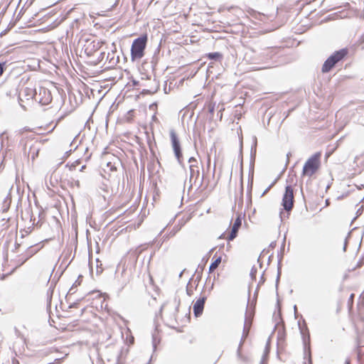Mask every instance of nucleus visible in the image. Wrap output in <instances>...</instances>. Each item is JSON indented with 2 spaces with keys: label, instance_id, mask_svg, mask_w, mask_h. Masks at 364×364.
<instances>
[{
  "label": "nucleus",
  "instance_id": "423d86ee",
  "mask_svg": "<svg viewBox=\"0 0 364 364\" xmlns=\"http://www.w3.org/2000/svg\"><path fill=\"white\" fill-rule=\"evenodd\" d=\"M294 190L291 186H287L282 198V206L287 212H289L294 207Z\"/></svg>",
  "mask_w": 364,
  "mask_h": 364
},
{
  "label": "nucleus",
  "instance_id": "ddd939ff",
  "mask_svg": "<svg viewBox=\"0 0 364 364\" xmlns=\"http://www.w3.org/2000/svg\"><path fill=\"white\" fill-rule=\"evenodd\" d=\"M207 57L210 60L218 61L222 60L223 55L219 52L209 53L207 54Z\"/></svg>",
  "mask_w": 364,
  "mask_h": 364
},
{
  "label": "nucleus",
  "instance_id": "ea45409f",
  "mask_svg": "<svg viewBox=\"0 0 364 364\" xmlns=\"http://www.w3.org/2000/svg\"><path fill=\"white\" fill-rule=\"evenodd\" d=\"M166 306V305H163L161 308V311H162V309Z\"/></svg>",
  "mask_w": 364,
  "mask_h": 364
},
{
  "label": "nucleus",
  "instance_id": "a878e982",
  "mask_svg": "<svg viewBox=\"0 0 364 364\" xmlns=\"http://www.w3.org/2000/svg\"><path fill=\"white\" fill-rule=\"evenodd\" d=\"M209 112L210 114H213L214 112V107H209Z\"/></svg>",
  "mask_w": 364,
  "mask_h": 364
},
{
  "label": "nucleus",
  "instance_id": "cd10ccee",
  "mask_svg": "<svg viewBox=\"0 0 364 364\" xmlns=\"http://www.w3.org/2000/svg\"><path fill=\"white\" fill-rule=\"evenodd\" d=\"M252 186V178L251 179L250 184L248 185V188H250V192H251Z\"/></svg>",
  "mask_w": 364,
  "mask_h": 364
},
{
  "label": "nucleus",
  "instance_id": "9b49d317",
  "mask_svg": "<svg viewBox=\"0 0 364 364\" xmlns=\"http://www.w3.org/2000/svg\"><path fill=\"white\" fill-rule=\"evenodd\" d=\"M189 170H190V182L192 181V180L195 178L194 183L196 182V180L199 177L200 175V171L198 166L196 164H192V166H189Z\"/></svg>",
  "mask_w": 364,
  "mask_h": 364
},
{
  "label": "nucleus",
  "instance_id": "2f4dec72",
  "mask_svg": "<svg viewBox=\"0 0 364 364\" xmlns=\"http://www.w3.org/2000/svg\"><path fill=\"white\" fill-rule=\"evenodd\" d=\"M75 185L77 186V187H80V181H76L75 182Z\"/></svg>",
  "mask_w": 364,
  "mask_h": 364
},
{
  "label": "nucleus",
  "instance_id": "aec40b11",
  "mask_svg": "<svg viewBox=\"0 0 364 364\" xmlns=\"http://www.w3.org/2000/svg\"><path fill=\"white\" fill-rule=\"evenodd\" d=\"M179 304H180V301H176V299H175L174 301V304L173 305V307L175 308V311L177 312L178 310V307H179Z\"/></svg>",
  "mask_w": 364,
  "mask_h": 364
},
{
  "label": "nucleus",
  "instance_id": "2eb2a0df",
  "mask_svg": "<svg viewBox=\"0 0 364 364\" xmlns=\"http://www.w3.org/2000/svg\"><path fill=\"white\" fill-rule=\"evenodd\" d=\"M38 251V249H33L32 247H29L26 252V258L24 260L21 262V264L24 263L28 258L34 255Z\"/></svg>",
  "mask_w": 364,
  "mask_h": 364
},
{
  "label": "nucleus",
  "instance_id": "c03bdc74",
  "mask_svg": "<svg viewBox=\"0 0 364 364\" xmlns=\"http://www.w3.org/2000/svg\"><path fill=\"white\" fill-rule=\"evenodd\" d=\"M294 310L296 311V306H294Z\"/></svg>",
  "mask_w": 364,
  "mask_h": 364
},
{
  "label": "nucleus",
  "instance_id": "c756f323",
  "mask_svg": "<svg viewBox=\"0 0 364 364\" xmlns=\"http://www.w3.org/2000/svg\"><path fill=\"white\" fill-rule=\"evenodd\" d=\"M107 166H110V169H111L112 171H113V170H116V168H114L113 166H112L110 163H109V164H107Z\"/></svg>",
  "mask_w": 364,
  "mask_h": 364
},
{
  "label": "nucleus",
  "instance_id": "c9c22d12",
  "mask_svg": "<svg viewBox=\"0 0 364 364\" xmlns=\"http://www.w3.org/2000/svg\"><path fill=\"white\" fill-rule=\"evenodd\" d=\"M73 284H75V287H76L77 284H80V282H77L76 281Z\"/></svg>",
  "mask_w": 364,
  "mask_h": 364
},
{
  "label": "nucleus",
  "instance_id": "f704fd0d",
  "mask_svg": "<svg viewBox=\"0 0 364 364\" xmlns=\"http://www.w3.org/2000/svg\"><path fill=\"white\" fill-rule=\"evenodd\" d=\"M73 284H75V287H76L77 284H80V282H77L76 281Z\"/></svg>",
  "mask_w": 364,
  "mask_h": 364
},
{
  "label": "nucleus",
  "instance_id": "473e14b6",
  "mask_svg": "<svg viewBox=\"0 0 364 364\" xmlns=\"http://www.w3.org/2000/svg\"><path fill=\"white\" fill-rule=\"evenodd\" d=\"M85 168H86V166H85V165H84V166H82L81 167V168H80V171H82Z\"/></svg>",
  "mask_w": 364,
  "mask_h": 364
},
{
  "label": "nucleus",
  "instance_id": "58836bf2",
  "mask_svg": "<svg viewBox=\"0 0 364 364\" xmlns=\"http://www.w3.org/2000/svg\"><path fill=\"white\" fill-rule=\"evenodd\" d=\"M210 157H208V164H210Z\"/></svg>",
  "mask_w": 364,
  "mask_h": 364
},
{
  "label": "nucleus",
  "instance_id": "e433bc0d",
  "mask_svg": "<svg viewBox=\"0 0 364 364\" xmlns=\"http://www.w3.org/2000/svg\"><path fill=\"white\" fill-rule=\"evenodd\" d=\"M73 284H75V287H76L77 284H80V282H77L76 281Z\"/></svg>",
  "mask_w": 364,
  "mask_h": 364
},
{
  "label": "nucleus",
  "instance_id": "f03ea898",
  "mask_svg": "<svg viewBox=\"0 0 364 364\" xmlns=\"http://www.w3.org/2000/svg\"><path fill=\"white\" fill-rule=\"evenodd\" d=\"M147 40V36L144 35L136 38L133 41L131 48V55L132 60L141 59L144 56Z\"/></svg>",
  "mask_w": 364,
  "mask_h": 364
},
{
  "label": "nucleus",
  "instance_id": "72a5a7b5",
  "mask_svg": "<svg viewBox=\"0 0 364 364\" xmlns=\"http://www.w3.org/2000/svg\"><path fill=\"white\" fill-rule=\"evenodd\" d=\"M279 275H280V271L279 269L278 270V275H277V281L279 280Z\"/></svg>",
  "mask_w": 364,
  "mask_h": 364
},
{
  "label": "nucleus",
  "instance_id": "c85d7f7f",
  "mask_svg": "<svg viewBox=\"0 0 364 364\" xmlns=\"http://www.w3.org/2000/svg\"><path fill=\"white\" fill-rule=\"evenodd\" d=\"M362 209H363V207H360L358 210H357V214H361V212H362Z\"/></svg>",
  "mask_w": 364,
  "mask_h": 364
},
{
  "label": "nucleus",
  "instance_id": "bb28decb",
  "mask_svg": "<svg viewBox=\"0 0 364 364\" xmlns=\"http://www.w3.org/2000/svg\"><path fill=\"white\" fill-rule=\"evenodd\" d=\"M291 155V153L289 152L287 154V164H289V156Z\"/></svg>",
  "mask_w": 364,
  "mask_h": 364
},
{
  "label": "nucleus",
  "instance_id": "5701e85b",
  "mask_svg": "<svg viewBox=\"0 0 364 364\" xmlns=\"http://www.w3.org/2000/svg\"><path fill=\"white\" fill-rule=\"evenodd\" d=\"M75 284H73V286L71 287V288L70 289L69 291H68V294H74L75 293Z\"/></svg>",
  "mask_w": 364,
  "mask_h": 364
},
{
  "label": "nucleus",
  "instance_id": "39448f33",
  "mask_svg": "<svg viewBox=\"0 0 364 364\" xmlns=\"http://www.w3.org/2000/svg\"><path fill=\"white\" fill-rule=\"evenodd\" d=\"M170 137L172 144V148L174 152V155L180 165H183V155L181 151V147L180 141L176 134L175 131L171 129L170 131Z\"/></svg>",
  "mask_w": 364,
  "mask_h": 364
},
{
  "label": "nucleus",
  "instance_id": "393cba45",
  "mask_svg": "<svg viewBox=\"0 0 364 364\" xmlns=\"http://www.w3.org/2000/svg\"><path fill=\"white\" fill-rule=\"evenodd\" d=\"M51 296L48 297V308L50 307Z\"/></svg>",
  "mask_w": 364,
  "mask_h": 364
},
{
  "label": "nucleus",
  "instance_id": "20e7f679",
  "mask_svg": "<svg viewBox=\"0 0 364 364\" xmlns=\"http://www.w3.org/2000/svg\"><path fill=\"white\" fill-rule=\"evenodd\" d=\"M26 91H29L31 92L30 95L43 105H48L52 101L51 93L46 87H40L38 91L36 89H27Z\"/></svg>",
  "mask_w": 364,
  "mask_h": 364
},
{
  "label": "nucleus",
  "instance_id": "4be33fe9",
  "mask_svg": "<svg viewBox=\"0 0 364 364\" xmlns=\"http://www.w3.org/2000/svg\"><path fill=\"white\" fill-rule=\"evenodd\" d=\"M347 245H348V237H346L345 238L344 245H343V252L346 251Z\"/></svg>",
  "mask_w": 364,
  "mask_h": 364
},
{
  "label": "nucleus",
  "instance_id": "7c9ffc66",
  "mask_svg": "<svg viewBox=\"0 0 364 364\" xmlns=\"http://www.w3.org/2000/svg\"><path fill=\"white\" fill-rule=\"evenodd\" d=\"M241 191H243V186H242V176H241Z\"/></svg>",
  "mask_w": 364,
  "mask_h": 364
},
{
  "label": "nucleus",
  "instance_id": "b1692460",
  "mask_svg": "<svg viewBox=\"0 0 364 364\" xmlns=\"http://www.w3.org/2000/svg\"><path fill=\"white\" fill-rule=\"evenodd\" d=\"M27 89H28V88L26 87V88L23 90V92L26 93V96H28V97H31V98H33V97L30 95L31 92H30L29 91H26V90H27Z\"/></svg>",
  "mask_w": 364,
  "mask_h": 364
},
{
  "label": "nucleus",
  "instance_id": "4c0bfd02",
  "mask_svg": "<svg viewBox=\"0 0 364 364\" xmlns=\"http://www.w3.org/2000/svg\"><path fill=\"white\" fill-rule=\"evenodd\" d=\"M345 364H350V360H346Z\"/></svg>",
  "mask_w": 364,
  "mask_h": 364
},
{
  "label": "nucleus",
  "instance_id": "6e6552de",
  "mask_svg": "<svg viewBox=\"0 0 364 364\" xmlns=\"http://www.w3.org/2000/svg\"><path fill=\"white\" fill-rule=\"evenodd\" d=\"M251 325H252V320L250 318L246 317V318L245 320V323H244V326H243L242 336V338H241V340H240V342L239 344V347H238L237 351L238 356L240 355L241 347H242L245 340L248 336Z\"/></svg>",
  "mask_w": 364,
  "mask_h": 364
},
{
  "label": "nucleus",
  "instance_id": "f8f14e48",
  "mask_svg": "<svg viewBox=\"0 0 364 364\" xmlns=\"http://www.w3.org/2000/svg\"><path fill=\"white\" fill-rule=\"evenodd\" d=\"M11 203V198L10 194H8L4 198L2 202V211L6 212L9 210L10 207V204Z\"/></svg>",
  "mask_w": 364,
  "mask_h": 364
},
{
  "label": "nucleus",
  "instance_id": "a211bd4d",
  "mask_svg": "<svg viewBox=\"0 0 364 364\" xmlns=\"http://www.w3.org/2000/svg\"><path fill=\"white\" fill-rule=\"evenodd\" d=\"M188 163L190 164V166H192V164H196L198 166V161L194 157H191L188 159Z\"/></svg>",
  "mask_w": 364,
  "mask_h": 364
},
{
  "label": "nucleus",
  "instance_id": "dca6fc26",
  "mask_svg": "<svg viewBox=\"0 0 364 364\" xmlns=\"http://www.w3.org/2000/svg\"><path fill=\"white\" fill-rule=\"evenodd\" d=\"M32 149L33 150V151L32 153V158H33V159H34L35 157L38 156L39 149L38 147H36V145H33V147L31 148V150H32Z\"/></svg>",
  "mask_w": 364,
  "mask_h": 364
},
{
  "label": "nucleus",
  "instance_id": "37998d69",
  "mask_svg": "<svg viewBox=\"0 0 364 364\" xmlns=\"http://www.w3.org/2000/svg\"><path fill=\"white\" fill-rule=\"evenodd\" d=\"M109 58H111L110 62L113 60V58L112 56H109Z\"/></svg>",
  "mask_w": 364,
  "mask_h": 364
},
{
  "label": "nucleus",
  "instance_id": "9d476101",
  "mask_svg": "<svg viewBox=\"0 0 364 364\" xmlns=\"http://www.w3.org/2000/svg\"><path fill=\"white\" fill-rule=\"evenodd\" d=\"M242 225V218L240 215H238L237 218L235 219L233 225L232 227L230 235L228 237V240L229 241L233 240L237 235V232L239 229L240 228Z\"/></svg>",
  "mask_w": 364,
  "mask_h": 364
},
{
  "label": "nucleus",
  "instance_id": "0eeeda50",
  "mask_svg": "<svg viewBox=\"0 0 364 364\" xmlns=\"http://www.w3.org/2000/svg\"><path fill=\"white\" fill-rule=\"evenodd\" d=\"M299 327L302 337L304 350L305 351H309V364H312L310 351V333L309 331V328L305 321H304V324L302 326L299 324Z\"/></svg>",
  "mask_w": 364,
  "mask_h": 364
},
{
  "label": "nucleus",
  "instance_id": "79ce46f5",
  "mask_svg": "<svg viewBox=\"0 0 364 364\" xmlns=\"http://www.w3.org/2000/svg\"><path fill=\"white\" fill-rule=\"evenodd\" d=\"M109 58H111L110 62L113 60V58L112 56H109Z\"/></svg>",
  "mask_w": 364,
  "mask_h": 364
},
{
  "label": "nucleus",
  "instance_id": "7ed1b4c3",
  "mask_svg": "<svg viewBox=\"0 0 364 364\" xmlns=\"http://www.w3.org/2000/svg\"><path fill=\"white\" fill-rule=\"evenodd\" d=\"M321 153L317 152L312 155L304 164L302 175L311 177L319 168Z\"/></svg>",
  "mask_w": 364,
  "mask_h": 364
},
{
  "label": "nucleus",
  "instance_id": "a19ab883",
  "mask_svg": "<svg viewBox=\"0 0 364 364\" xmlns=\"http://www.w3.org/2000/svg\"><path fill=\"white\" fill-rule=\"evenodd\" d=\"M353 297V294H352L350 296V299H352Z\"/></svg>",
  "mask_w": 364,
  "mask_h": 364
},
{
  "label": "nucleus",
  "instance_id": "f257e3e1",
  "mask_svg": "<svg viewBox=\"0 0 364 364\" xmlns=\"http://www.w3.org/2000/svg\"><path fill=\"white\" fill-rule=\"evenodd\" d=\"M348 54V50L343 48L334 52L323 64L321 72L328 73L339 61L342 60Z\"/></svg>",
  "mask_w": 364,
  "mask_h": 364
},
{
  "label": "nucleus",
  "instance_id": "4468645a",
  "mask_svg": "<svg viewBox=\"0 0 364 364\" xmlns=\"http://www.w3.org/2000/svg\"><path fill=\"white\" fill-rule=\"evenodd\" d=\"M221 262V257H218L215 261H213L209 267V273L213 272L216 269Z\"/></svg>",
  "mask_w": 364,
  "mask_h": 364
},
{
  "label": "nucleus",
  "instance_id": "1a4fd4ad",
  "mask_svg": "<svg viewBox=\"0 0 364 364\" xmlns=\"http://www.w3.org/2000/svg\"><path fill=\"white\" fill-rule=\"evenodd\" d=\"M206 301V296H203L198 299L193 306V314L196 317H198L202 315L205 303Z\"/></svg>",
  "mask_w": 364,
  "mask_h": 364
},
{
  "label": "nucleus",
  "instance_id": "f3484780",
  "mask_svg": "<svg viewBox=\"0 0 364 364\" xmlns=\"http://www.w3.org/2000/svg\"><path fill=\"white\" fill-rule=\"evenodd\" d=\"M6 69V63H0V76H1Z\"/></svg>",
  "mask_w": 364,
  "mask_h": 364
},
{
  "label": "nucleus",
  "instance_id": "6ab92c4d",
  "mask_svg": "<svg viewBox=\"0 0 364 364\" xmlns=\"http://www.w3.org/2000/svg\"><path fill=\"white\" fill-rule=\"evenodd\" d=\"M257 269L255 267H252L250 272V276L252 279H255L256 277Z\"/></svg>",
  "mask_w": 364,
  "mask_h": 364
},
{
  "label": "nucleus",
  "instance_id": "412c9836",
  "mask_svg": "<svg viewBox=\"0 0 364 364\" xmlns=\"http://www.w3.org/2000/svg\"><path fill=\"white\" fill-rule=\"evenodd\" d=\"M190 284V282L188 283L187 284V287H186V293L188 296H191L193 294V290L189 288L188 285Z\"/></svg>",
  "mask_w": 364,
  "mask_h": 364
}]
</instances>
